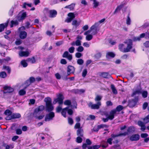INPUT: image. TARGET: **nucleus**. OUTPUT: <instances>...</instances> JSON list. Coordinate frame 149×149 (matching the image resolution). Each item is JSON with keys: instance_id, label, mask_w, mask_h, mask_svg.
<instances>
[{"instance_id": "nucleus-1", "label": "nucleus", "mask_w": 149, "mask_h": 149, "mask_svg": "<svg viewBox=\"0 0 149 149\" xmlns=\"http://www.w3.org/2000/svg\"><path fill=\"white\" fill-rule=\"evenodd\" d=\"M45 101L46 102V110L49 111H52L54 107L52 104L51 99L50 97H47L45 98Z\"/></svg>"}, {"instance_id": "nucleus-2", "label": "nucleus", "mask_w": 149, "mask_h": 149, "mask_svg": "<svg viewBox=\"0 0 149 149\" xmlns=\"http://www.w3.org/2000/svg\"><path fill=\"white\" fill-rule=\"evenodd\" d=\"M97 24H95L91 27L90 30L84 33V35H87L91 32H92L91 34L92 35H95L97 33Z\"/></svg>"}, {"instance_id": "nucleus-3", "label": "nucleus", "mask_w": 149, "mask_h": 149, "mask_svg": "<svg viewBox=\"0 0 149 149\" xmlns=\"http://www.w3.org/2000/svg\"><path fill=\"white\" fill-rule=\"evenodd\" d=\"M124 43L127 45L126 48L125 49L124 52H127L130 51L132 48V40L129 39L124 42Z\"/></svg>"}, {"instance_id": "nucleus-4", "label": "nucleus", "mask_w": 149, "mask_h": 149, "mask_svg": "<svg viewBox=\"0 0 149 149\" xmlns=\"http://www.w3.org/2000/svg\"><path fill=\"white\" fill-rule=\"evenodd\" d=\"M117 114L116 113V111L113 109L111 110L109 113V114H108L107 112H105L104 115L106 116H108L109 120H112L114 118V116H116Z\"/></svg>"}, {"instance_id": "nucleus-5", "label": "nucleus", "mask_w": 149, "mask_h": 149, "mask_svg": "<svg viewBox=\"0 0 149 149\" xmlns=\"http://www.w3.org/2000/svg\"><path fill=\"white\" fill-rule=\"evenodd\" d=\"M64 99V97L61 94H60L57 96V98L55 99L53 102L54 104H55L57 102H58L59 104H62L63 103V101Z\"/></svg>"}, {"instance_id": "nucleus-6", "label": "nucleus", "mask_w": 149, "mask_h": 149, "mask_svg": "<svg viewBox=\"0 0 149 149\" xmlns=\"http://www.w3.org/2000/svg\"><path fill=\"white\" fill-rule=\"evenodd\" d=\"M101 104V102L99 101L97 102V104H93L92 102H90L88 103V106L92 109H98L100 108Z\"/></svg>"}, {"instance_id": "nucleus-7", "label": "nucleus", "mask_w": 149, "mask_h": 149, "mask_svg": "<svg viewBox=\"0 0 149 149\" xmlns=\"http://www.w3.org/2000/svg\"><path fill=\"white\" fill-rule=\"evenodd\" d=\"M54 117V113L52 112H51L46 115L45 118V120L46 121H50L52 120Z\"/></svg>"}, {"instance_id": "nucleus-8", "label": "nucleus", "mask_w": 149, "mask_h": 149, "mask_svg": "<svg viewBox=\"0 0 149 149\" xmlns=\"http://www.w3.org/2000/svg\"><path fill=\"white\" fill-rule=\"evenodd\" d=\"M68 16L69 17L67 18L65 20V22L67 23L70 22L75 17V15L73 13H69L68 14Z\"/></svg>"}, {"instance_id": "nucleus-9", "label": "nucleus", "mask_w": 149, "mask_h": 149, "mask_svg": "<svg viewBox=\"0 0 149 149\" xmlns=\"http://www.w3.org/2000/svg\"><path fill=\"white\" fill-rule=\"evenodd\" d=\"M21 117V115L19 113H13L11 115V117H7L6 118L7 120H10L12 119L19 118Z\"/></svg>"}, {"instance_id": "nucleus-10", "label": "nucleus", "mask_w": 149, "mask_h": 149, "mask_svg": "<svg viewBox=\"0 0 149 149\" xmlns=\"http://www.w3.org/2000/svg\"><path fill=\"white\" fill-rule=\"evenodd\" d=\"M35 81V78L33 77H30L29 80H27L25 83L26 86L25 87V89H26L31 83L34 82Z\"/></svg>"}, {"instance_id": "nucleus-11", "label": "nucleus", "mask_w": 149, "mask_h": 149, "mask_svg": "<svg viewBox=\"0 0 149 149\" xmlns=\"http://www.w3.org/2000/svg\"><path fill=\"white\" fill-rule=\"evenodd\" d=\"M75 71L74 67L71 65H69L67 68V74L69 75L71 73H74Z\"/></svg>"}, {"instance_id": "nucleus-12", "label": "nucleus", "mask_w": 149, "mask_h": 149, "mask_svg": "<svg viewBox=\"0 0 149 149\" xmlns=\"http://www.w3.org/2000/svg\"><path fill=\"white\" fill-rule=\"evenodd\" d=\"M62 56L63 58H67L69 61H71L72 59V55L69 54L68 51L65 52Z\"/></svg>"}, {"instance_id": "nucleus-13", "label": "nucleus", "mask_w": 149, "mask_h": 149, "mask_svg": "<svg viewBox=\"0 0 149 149\" xmlns=\"http://www.w3.org/2000/svg\"><path fill=\"white\" fill-rule=\"evenodd\" d=\"M3 89L4 90V93H10L13 91V88L8 86H5L3 87Z\"/></svg>"}, {"instance_id": "nucleus-14", "label": "nucleus", "mask_w": 149, "mask_h": 149, "mask_svg": "<svg viewBox=\"0 0 149 149\" xmlns=\"http://www.w3.org/2000/svg\"><path fill=\"white\" fill-rule=\"evenodd\" d=\"M139 139V135L138 134L132 135L130 138V140L132 141L138 140Z\"/></svg>"}, {"instance_id": "nucleus-15", "label": "nucleus", "mask_w": 149, "mask_h": 149, "mask_svg": "<svg viewBox=\"0 0 149 149\" xmlns=\"http://www.w3.org/2000/svg\"><path fill=\"white\" fill-rule=\"evenodd\" d=\"M107 126L106 125L102 124L98 125L96 127H95L94 128V131L95 132H97L100 129L104 128L107 127Z\"/></svg>"}, {"instance_id": "nucleus-16", "label": "nucleus", "mask_w": 149, "mask_h": 149, "mask_svg": "<svg viewBox=\"0 0 149 149\" xmlns=\"http://www.w3.org/2000/svg\"><path fill=\"white\" fill-rule=\"evenodd\" d=\"M8 22L9 21H8L6 22L0 24V32L3 31L4 29L7 26Z\"/></svg>"}, {"instance_id": "nucleus-17", "label": "nucleus", "mask_w": 149, "mask_h": 149, "mask_svg": "<svg viewBox=\"0 0 149 149\" xmlns=\"http://www.w3.org/2000/svg\"><path fill=\"white\" fill-rule=\"evenodd\" d=\"M49 17L51 18H53L56 17L57 14V12L54 10H50L49 11Z\"/></svg>"}, {"instance_id": "nucleus-18", "label": "nucleus", "mask_w": 149, "mask_h": 149, "mask_svg": "<svg viewBox=\"0 0 149 149\" xmlns=\"http://www.w3.org/2000/svg\"><path fill=\"white\" fill-rule=\"evenodd\" d=\"M29 52L27 51H21L19 52V54L20 56H28L29 54Z\"/></svg>"}, {"instance_id": "nucleus-19", "label": "nucleus", "mask_w": 149, "mask_h": 149, "mask_svg": "<svg viewBox=\"0 0 149 149\" xmlns=\"http://www.w3.org/2000/svg\"><path fill=\"white\" fill-rule=\"evenodd\" d=\"M19 37L22 39L26 38L27 36V33L25 31H21L19 33Z\"/></svg>"}, {"instance_id": "nucleus-20", "label": "nucleus", "mask_w": 149, "mask_h": 149, "mask_svg": "<svg viewBox=\"0 0 149 149\" xmlns=\"http://www.w3.org/2000/svg\"><path fill=\"white\" fill-rule=\"evenodd\" d=\"M100 76L101 77L105 78H109L111 77L110 75L107 72L102 73Z\"/></svg>"}, {"instance_id": "nucleus-21", "label": "nucleus", "mask_w": 149, "mask_h": 149, "mask_svg": "<svg viewBox=\"0 0 149 149\" xmlns=\"http://www.w3.org/2000/svg\"><path fill=\"white\" fill-rule=\"evenodd\" d=\"M123 109V107L121 105H119L118 106L116 109H113L116 111V113L118 114L119 113V112L122 110Z\"/></svg>"}, {"instance_id": "nucleus-22", "label": "nucleus", "mask_w": 149, "mask_h": 149, "mask_svg": "<svg viewBox=\"0 0 149 149\" xmlns=\"http://www.w3.org/2000/svg\"><path fill=\"white\" fill-rule=\"evenodd\" d=\"M81 22V21L78 22L76 20H74L72 21V24L73 26L76 28L79 25Z\"/></svg>"}, {"instance_id": "nucleus-23", "label": "nucleus", "mask_w": 149, "mask_h": 149, "mask_svg": "<svg viewBox=\"0 0 149 149\" xmlns=\"http://www.w3.org/2000/svg\"><path fill=\"white\" fill-rule=\"evenodd\" d=\"M77 135L78 136L83 137V130L81 128L78 129L77 130Z\"/></svg>"}, {"instance_id": "nucleus-24", "label": "nucleus", "mask_w": 149, "mask_h": 149, "mask_svg": "<svg viewBox=\"0 0 149 149\" xmlns=\"http://www.w3.org/2000/svg\"><path fill=\"white\" fill-rule=\"evenodd\" d=\"M26 12L23 13L21 15V17H18L17 19L19 21L24 19L26 17Z\"/></svg>"}, {"instance_id": "nucleus-25", "label": "nucleus", "mask_w": 149, "mask_h": 149, "mask_svg": "<svg viewBox=\"0 0 149 149\" xmlns=\"http://www.w3.org/2000/svg\"><path fill=\"white\" fill-rule=\"evenodd\" d=\"M4 114L7 116L5 118L6 120L7 117H11V115L12 114V112L9 110H6L4 112Z\"/></svg>"}, {"instance_id": "nucleus-26", "label": "nucleus", "mask_w": 149, "mask_h": 149, "mask_svg": "<svg viewBox=\"0 0 149 149\" xmlns=\"http://www.w3.org/2000/svg\"><path fill=\"white\" fill-rule=\"evenodd\" d=\"M40 113L45 109V107L43 105H40L35 109Z\"/></svg>"}, {"instance_id": "nucleus-27", "label": "nucleus", "mask_w": 149, "mask_h": 149, "mask_svg": "<svg viewBox=\"0 0 149 149\" xmlns=\"http://www.w3.org/2000/svg\"><path fill=\"white\" fill-rule=\"evenodd\" d=\"M124 5L125 4H121L120 6H118L117 7L116 9L115 10L114 12H113V14H115L116 12H118L119 11H120L121 9L123 7Z\"/></svg>"}, {"instance_id": "nucleus-28", "label": "nucleus", "mask_w": 149, "mask_h": 149, "mask_svg": "<svg viewBox=\"0 0 149 149\" xmlns=\"http://www.w3.org/2000/svg\"><path fill=\"white\" fill-rule=\"evenodd\" d=\"M115 54L113 52H108L107 53L106 57L108 58H109L110 57L113 58Z\"/></svg>"}, {"instance_id": "nucleus-29", "label": "nucleus", "mask_w": 149, "mask_h": 149, "mask_svg": "<svg viewBox=\"0 0 149 149\" xmlns=\"http://www.w3.org/2000/svg\"><path fill=\"white\" fill-rule=\"evenodd\" d=\"M100 146H101L103 148H106L108 146L107 143L104 141H102L101 142Z\"/></svg>"}, {"instance_id": "nucleus-30", "label": "nucleus", "mask_w": 149, "mask_h": 149, "mask_svg": "<svg viewBox=\"0 0 149 149\" xmlns=\"http://www.w3.org/2000/svg\"><path fill=\"white\" fill-rule=\"evenodd\" d=\"M26 61L31 63H34L36 62L35 59L34 57L28 58Z\"/></svg>"}, {"instance_id": "nucleus-31", "label": "nucleus", "mask_w": 149, "mask_h": 149, "mask_svg": "<svg viewBox=\"0 0 149 149\" xmlns=\"http://www.w3.org/2000/svg\"><path fill=\"white\" fill-rule=\"evenodd\" d=\"M119 49L121 52H124L125 51V45L123 44H120L118 46Z\"/></svg>"}, {"instance_id": "nucleus-32", "label": "nucleus", "mask_w": 149, "mask_h": 149, "mask_svg": "<svg viewBox=\"0 0 149 149\" xmlns=\"http://www.w3.org/2000/svg\"><path fill=\"white\" fill-rule=\"evenodd\" d=\"M40 113V112H38L35 109L33 113V116L36 118H37L38 117V116L39 115Z\"/></svg>"}, {"instance_id": "nucleus-33", "label": "nucleus", "mask_w": 149, "mask_h": 149, "mask_svg": "<svg viewBox=\"0 0 149 149\" xmlns=\"http://www.w3.org/2000/svg\"><path fill=\"white\" fill-rule=\"evenodd\" d=\"M18 24V22L17 21L12 20L11 21L10 27H12L13 26H16Z\"/></svg>"}, {"instance_id": "nucleus-34", "label": "nucleus", "mask_w": 149, "mask_h": 149, "mask_svg": "<svg viewBox=\"0 0 149 149\" xmlns=\"http://www.w3.org/2000/svg\"><path fill=\"white\" fill-rule=\"evenodd\" d=\"M68 109V107H66L64 108L62 110L61 112V114L62 115L65 117H66V112L67 111V109Z\"/></svg>"}, {"instance_id": "nucleus-35", "label": "nucleus", "mask_w": 149, "mask_h": 149, "mask_svg": "<svg viewBox=\"0 0 149 149\" xmlns=\"http://www.w3.org/2000/svg\"><path fill=\"white\" fill-rule=\"evenodd\" d=\"M100 147L99 145H95L93 146H89L88 149H98Z\"/></svg>"}, {"instance_id": "nucleus-36", "label": "nucleus", "mask_w": 149, "mask_h": 149, "mask_svg": "<svg viewBox=\"0 0 149 149\" xmlns=\"http://www.w3.org/2000/svg\"><path fill=\"white\" fill-rule=\"evenodd\" d=\"M111 88L113 93L115 94H117V91L114 85L113 84L111 85Z\"/></svg>"}, {"instance_id": "nucleus-37", "label": "nucleus", "mask_w": 149, "mask_h": 149, "mask_svg": "<svg viewBox=\"0 0 149 149\" xmlns=\"http://www.w3.org/2000/svg\"><path fill=\"white\" fill-rule=\"evenodd\" d=\"M25 87L23 89H22L19 91V94L20 95H24L26 93V92L25 91Z\"/></svg>"}, {"instance_id": "nucleus-38", "label": "nucleus", "mask_w": 149, "mask_h": 149, "mask_svg": "<svg viewBox=\"0 0 149 149\" xmlns=\"http://www.w3.org/2000/svg\"><path fill=\"white\" fill-rule=\"evenodd\" d=\"M142 97L144 98H146L148 96V92L146 91H144L141 93Z\"/></svg>"}, {"instance_id": "nucleus-39", "label": "nucleus", "mask_w": 149, "mask_h": 149, "mask_svg": "<svg viewBox=\"0 0 149 149\" xmlns=\"http://www.w3.org/2000/svg\"><path fill=\"white\" fill-rule=\"evenodd\" d=\"M7 76L6 73L4 72H2L0 73V77L2 78H4Z\"/></svg>"}, {"instance_id": "nucleus-40", "label": "nucleus", "mask_w": 149, "mask_h": 149, "mask_svg": "<svg viewBox=\"0 0 149 149\" xmlns=\"http://www.w3.org/2000/svg\"><path fill=\"white\" fill-rule=\"evenodd\" d=\"M131 23V19L129 17V15L128 14L127 17L126 19V24L127 25H129Z\"/></svg>"}, {"instance_id": "nucleus-41", "label": "nucleus", "mask_w": 149, "mask_h": 149, "mask_svg": "<svg viewBox=\"0 0 149 149\" xmlns=\"http://www.w3.org/2000/svg\"><path fill=\"white\" fill-rule=\"evenodd\" d=\"M77 63L79 65H82L84 63V61L82 59H79L77 60Z\"/></svg>"}, {"instance_id": "nucleus-42", "label": "nucleus", "mask_w": 149, "mask_h": 149, "mask_svg": "<svg viewBox=\"0 0 149 149\" xmlns=\"http://www.w3.org/2000/svg\"><path fill=\"white\" fill-rule=\"evenodd\" d=\"M21 64L24 67H26L27 65V63L25 60H22L21 61Z\"/></svg>"}, {"instance_id": "nucleus-43", "label": "nucleus", "mask_w": 149, "mask_h": 149, "mask_svg": "<svg viewBox=\"0 0 149 149\" xmlns=\"http://www.w3.org/2000/svg\"><path fill=\"white\" fill-rule=\"evenodd\" d=\"M71 102L70 100H67L65 101L64 104L65 105H70L71 104Z\"/></svg>"}, {"instance_id": "nucleus-44", "label": "nucleus", "mask_w": 149, "mask_h": 149, "mask_svg": "<svg viewBox=\"0 0 149 149\" xmlns=\"http://www.w3.org/2000/svg\"><path fill=\"white\" fill-rule=\"evenodd\" d=\"M93 36L91 35L88 34L86 36V40L89 41L92 39Z\"/></svg>"}, {"instance_id": "nucleus-45", "label": "nucleus", "mask_w": 149, "mask_h": 149, "mask_svg": "<svg viewBox=\"0 0 149 149\" xmlns=\"http://www.w3.org/2000/svg\"><path fill=\"white\" fill-rule=\"evenodd\" d=\"M84 50V48L82 46H79L77 49V50L78 52H81Z\"/></svg>"}, {"instance_id": "nucleus-46", "label": "nucleus", "mask_w": 149, "mask_h": 149, "mask_svg": "<svg viewBox=\"0 0 149 149\" xmlns=\"http://www.w3.org/2000/svg\"><path fill=\"white\" fill-rule=\"evenodd\" d=\"M93 4H94L93 7L95 8L98 6L99 2L96 1L95 0H93Z\"/></svg>"}, {"instance_id": "nucleus-47", "label": "nucleus", "mask_w": 149, "mask_h": 149, "mask_svg": "<svg viewBox=\"0 0 149 149\" xmlns=\"http://www.w3.org/2000/svg\"><path fill=\"white\" fill-rule=\"evenodd\" d=\"M143 120L145 123L149 122V114L143 119Z\"/></svg>"}, {"instance_id": "nucleus-48", "label": "nucleus", "mask_w": 149, "mask_h": 149, "mask_svg": "<svg viewBox=\"0 0 149 149\" xmlns=\"http://www.w3.org/2000/svg\"><path fill=\"white\" fill-rule=\"evenodd\" d=\"M75 48L73 47H71L68 49L69 52L71 53H73L74 52Z\"/></svg>"}, {"instance_id": "nucleus-49", "label": "nucleus", "mask_w": 149, "mask_h": 149, "mask_svg": "<svg viewBox=\"0 0 149 149\" xmlns=\"http://www.w3.org/2000/svg\"><path fill=\"white\" fill-rule=\"evenodd\" d=\"M102 98V96H101L100 95H97L95 99V100L96 101H100L101 100Z\"/></svg>"}, {"instance_id": "nucleus-50", "label": "nucleus", "mask_w": 149, "mask_h": 149, "mask_svg": "<svg viewBox=\"0 0 149 149\" xmlns=\"http://www.w3.org/2000/svg\"><path fill=\"white\" fill-rule=\"evenodd\" d=\"M80 136H78L77 138L76 139V141L78 143H81L82 142V139L81 138Z\"/></svg>"}, {"instance_id": "nucleus-51", "label": "nucleus", "mask_w": 149, "mask_h": 149, "mask_svg": "<svg viewBox=\"0 0 149 149\" xmlns=\"http://www.w3.org/2000/svg\"><path fill=\"white\" fill-rule=\"evenodd\" d=\"M87 73V70L86 69H84L82 73V76L84 77L86 76Z\"/></svg>"}, {"instance_id": "nucleus-52", "label": "nucleus", "mask_w": 149, "mask_h": 149, "mask_svg": "<svg viewBox=\"0 0 149 149\" xmlns=\"http://www.w3.org/2000/svg\"><path fill=\"white\" fill-rule=\"evenodd\" d=\"M113 140V139L111 138H109L107 139V143H109L110 145H111L112 144V141Z\"/></svg>"}, {"instance_id": "nucleus-53", "label": "nucleus", "mask_w": 149, "mask_h": 149, "mask_svg": "<svg viewBox=\"0 0 149 149\" xmlns=\"http://www.w3.org/2000/svg\"><path fill=\"white\" fill-rule=\"evenodd\" d=\"M75 44L77 46H80L81 45V41L78 40L75 42Z\"/></svg>"}, {"instance_id": "nucleus-54", "label": "nucleus", "mask_w": 149, "mask_h": 149, "mask_svg": "<svg viewBox=\"0 0 149 149\" xmlns=\"http://www.w3.org/2000/svg\"><path fill=\"white\" fill-rule=\"evenodd\" d=\"M140 93H141V91L140 90H137L134 92L132 95H134L137 94H139Z\"/></svg>"}, {"instance_id": "nucleus-55", "label": "nucleus", "mask_w": 149, "mask_h": 149, "mask_svg": "<svg viewBox=\"0 0 149 149\" xmlns=\"http://www.w3.org/2000/svg\"><path fill=\"white\" fill-rule=\"evenodd\" d=\"M26 6L29 7H31L32 6V4L31 3H24L23 4V8H26Z\"/></svg>"}, {"instance_id": "nucleus-56", "label": "nucleus", "mask_w": 149, "mask_h": 149, "mask_svg": "<svg viewBox=\"0 0 149 149\" xmlns=\"http://www.w3.org/2000/svg\"><path fill=\"white\" fill-rule=\"evenodd\" d=\"M75 56L77 58H80L82 56V54L81 53L79 52H77L75 54Z\"/></svg>"}, {"instance_id": "nucleus-57", "label": "nucleus", "mask_w": 149, "mask_h": 149, "mask_svg": "<svg viewBox=\"0 0 149 149\" xmlns=\"http://www.w3.org/2000/svg\"><path fill=\"white\" fill-rule=\"evenodd\" d=\"M80 124L79 123H77L75 125L74 127L75 129H80Z\"/></svg>"}, {"instance_id": "nucleus-58", "label": "nucleus", "mask_w": 149, "mask_h": 149, "mask_svg": "<svg viewBox=\"0 0 149 149\" xmlns=\"http://www.w3.org/2000/svg\"><path fill=\"white\" fill-rule=\"evenodd\" d=\"M106 105L107 106H111L113 105V103L110 101H108L106 102Z\"/></svg>"}, {"instance_id": "nucleus-59", "label": "nucleus", "mask_w": 149, "mask_h": 149, "mask_svg": "<svg viewBox=\"0 0 149 149\" xmlns=\"http://www.w3.org/2000/svg\"><path fill=\"white\" fill-rule=\"evenodd\" d=\"M101 56V54L98 53L95 55V57L97 59L99 58Z\"/></svg>"}, {"instance_id": "nucleus-60", "label": "nucleus", "mask_w": 149, "mask_h": 149, "mask_svg": "<svg viewBox=\"0 0 149 149\" xmlns=\"http://www.w3.org/2000/svg\"><path fill=\"white\" fill-rule=\"evenodd\" d=\"M68 108H69L68 107V109H67V110L68 113L70 115H71L73 113V111L72 109H68Z\"/></svg>"}, {"instance_id": "nucleus-61", "label": "nucleus", "mask_w": 149, "mask_h": 149, "mask_svg": "<svg viewBox=\"0 0 149 149\" xmlns=\"http://www.w3.org/2000/svg\"><path fill=\"white\" fill-rule=\"evenodd\" d=\"M16 133L17 134H21L22 133V131L20 129H18L16 130Z\"/></svg>"}, {"instance_id": "nucleus-62", "label": "nucleus", "mask_w": 149, "mask_h": 149, "mask_svg": "<svg viewBox=\"0 0 149 149\" xmlns=\"http://www.w3.org/2000/svg\"><path fill=\"white\" fill-rule=\"evenodd\" d=\"M68 122L69 124L72 125L73 123V121L72 118H68Z\"/></svg>"}, {"instance_id": "nucleus-63", "label": "nucleus", "mask_w": 149, "mask_h": 149, "mask_svg": "<svg viewBox=\"0 0 149 149\" xmlns=\"http://www.w3.org/2000/svg\"><path fill=\"white\" fill-rule=\"evenodd\" d=\"M134 127H129L127 130V131L128 132H132L134 131Z\"/></svg>"}, {"instance_id": "nucleus-64", "label": "nucleus", "mask_w": 149, "mask_h": 149, "mask_svg": "<svg viewBox=\"0 0 149 149\" xmlns=\"http://www.w3.org/2000/svg\"><path fill=\"white\" fill-rule=\"evenodd\" d=\"M144 46L147 47H149V41H147L144 43Z\"/></svg>"}]
</instances>
